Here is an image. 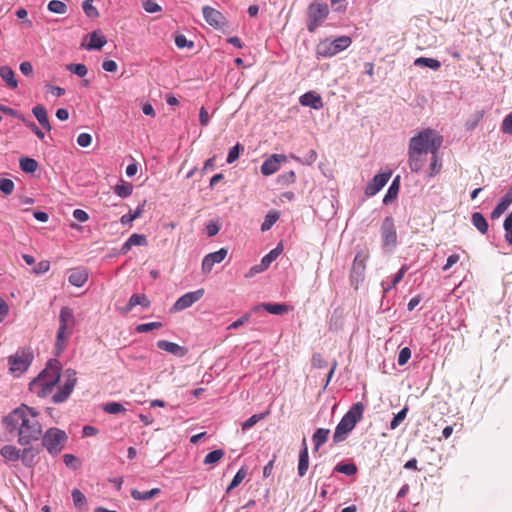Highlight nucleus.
Returning a JSON list of instances; mask_svg holds the SVG:
<instances>
[{"label": "nucleus", "instance_id": "nucleus-1", "mask_svg": "<svg viewBox=\"0 0 512 512\" xmlns=\"http://www.w3.org/2000/svg\"><path fill=\"white\" fill-rule=\"evenodd\" d=\"M39 416L37 409L21 404L3 417L2 423L9 433L17 435L20 446H28L42 437L43 427Z\"/></svg>", "mask_w": 512, "mask_h": 512}, {"label": "nucleus", "instance_id": "nucleus-2", "mask_svg": "<svg viewBox=\"0 0 512 512\" xmlns=\"http://www.w3.org/2000/svg\"><path fill=\"white\" fill-rule=\"evenodd\" d=\"M60 380V363L50 360L47 367L29 384V389L38 397H46L51 394L55 385Z\"/></svg>", "mask_w": 512, "mask_h": 512}, {"label": "nucleus", "instance_id": "nucleus-3", "mask_svg": "<svg viewBox=\"0 0 512 512\" xmlns=\"http://www.w3.org/2000/svg\"><path fill=\"white\" fill-rule=\"evenodd\" d=\"M76 320L73 310L64 306L59 313V327L56 333L55 354L59 356L67 347L69 338L72 336Z\"/></svg>", "mask_w": 512, "mask_h": 512}, {"label": "nucleus", "instance_id": "nucleus-4", "mask_svg": "<svg viewBox=\"0 0 512 512\" xmlns=\"http://www.w3.org/2000/svg\"><path fill=\"white\" fill-rule=\"evenodd\" d=\"M364 409V404L362 402H357L354 403L344 414L340 422L337 424L333 434V441L335 443L342 442L348 437L349 433L362 419Z\"/></svg>", "mask_w": 512, "mask_h": 512}, {"label": "nucleus", "instance_id": "nucleus-5", "mask_svg": "<svg viewBox=\"0 0 512 512\" xmlns=\"http://www.w3.org/2000/svg\"><path fill=\"white\" fill-rule=\"evenodd\" d=\"M443 142L442 136L432 129H424L413 136L409 141L408 150L425 154L438 152Z\"/></svg>", "mask_w": 512, "mask_h": 512}, {"label": "nucleus", "instance_id": "nucleus-6", "mask_svg": "<svg viewBox=\"0 0 512 512\" xmlns=\"http://www.w3.org/2000/svg\"><path fill=\"white\" fill-rule=\"evenodd\" d=\"M351 44V37L346 35L339 36L335 39L326 38L317 44L316 55L319 58H330L346 50Z\"/></svg>", "mask_w": 512, "mask_h": 512}, {"label": "nucleus", "instance_id": "nucleus-7", "mask_svg": "<svg viewBox=\"0 0 512 512\" xmlns=\"http://www.w3.org/2000/svg\"><path fill=\"white\" fill-rule=\"evenodd\" d=\"M42 446L51 455L59 454L65 446L67 441V435L63 430L59 428H49L44 434L42 433Z\"/></svg>", "mask_w": 512, "mask_h": 512}, {"label": "nucleus", "instance_id": "nucleus-8", "mask_svg": "<svg viewBox=\"0 0 512 512\" xmlns=\"http://www.w3.org/2000/svg\"><path fill=\"white\" fill-rule=\"evenodd\" d=\"M329 13L328 5L314 2L308 8L307 29L314 32L327 18Z\"/></svg>", "mask_w": 512, "mask_h": 512}, {"label": "nucleus", "instance_id": "nucleus-9", "mask_svg": "<svg viewBox=\"0 0 512 512\" xmlns=\"http://www.w3.org/2000/svg\"><path fill=\"white\" fill-rule=\"evenodd\" d=\"M63 377L65 378L64 384L60 386L59 390L52 396L54 403H62L67 400L76 385L77 378L75 370L67 369Z\"/></svg>", "mask_w": 512, "mask_h": 512}, {"label": "nucleus", "instance_id": "nucleus-10", "mask_svg": "<svg viewBox=\"0 0 512 512\" xmlns=\"http://www.w3.org/2000/svg\"><path fill=\"white\" fill-rule=\"evenodd\" d=\"M381 237L383 248L392 250L397 245V234L394 219L391 216L386 217L381 225Z\"/></svg>", "mask_w": 512, "mask_h": 512}, {"label": "nucleus", "instance_id": "nucleus-11", "mask_svg": "<svg viewBox=\"0 0 512 512\" xmlns=\"http://www.w3.org/2000/svg\"><path fill=\"white\" fill-rule=\"evenodd\" d=\"M204 292V289L200 288L195 291L185 293L173 304L171 312L176 313L191 307L203 297Z\"/></svg>", "mask_w": 512, "mask_h": 512}, {"label": "nucleus", "instance_id": "nucleus-12", "mask_svg": "<svg viewBox=\"0 0 512 512\" xmlns=\"http://www.w3.org/2000/svg\"><path fill=\"white\" fill-rule=\"evenodd\" d=\"M32 355L30 353L21 351L9 357L10 371L14 374H22L28 369L32 362Z\"/></svg>", "mask_w": 512, "mask_h": 512}, {"label": "nucleus", "instance_id": "nucleus-13", "mask_svg": "<svg viewBox=\"0 0 512 512\" xmlns=\"http://www.w3.org/2000/svg\"><path fill=\"white\" fill-rule=\"evenodd\" d=\"M228 254L226 248H221L218 251L207 254L202 260V272L208 274L212 271L215 264L221 263Z\"/></svg>", "mask_w": 512, "mask_h": 512}, {"label": "nucleus", "instance_id": "nucleus-14", "mask_svg": "<svg viewBox=\"0 0 512 512\" xmlns=\"http://www.w3.org/2000/svg\"><path fill=\"white\" fill-rule=\"evenodd\" d=\"M391 175V171L375 175L366 186L365 194L369 197L376 195L387 184Z\"/></svg>", "mask_w": 512, "mask_h": 512}, {"label": "nucleus", "instance_id": "nucleus-15", "mask_svg": "<svg viewBox=\"0 0 512 512\" xmlns=\"http://www.w3.org/2000/svg\"><path fill=\"white\" fill-rule=\"evenodd\" d=\"M286 160L287 157L283 154H272L262 163L261 173L265 176L274 174Z\"/></svg>", "mask_w": 512, "mask_h": 512}, {"label": "nucleus", "instance_id": "nucleus-16", "mask_svg": "<svg viewBox=\"0 0 512 512\" xmlns=\"http://www.w3.org/2000/svg\"><path fill=\"white\" fill-rule=\"evenodd\" d=\"M21 449V462L27 468H33L37 464V456L39 455L41 448L39 446H22Z\"/></svg>", "mask_w": 512, "mask_h": 512}, {"label": "nucleus", "instance_id": "nucleus-17", "mask_svg": "<svg viewBox=\"0 0 512 512\" xmlns=\"http://www.w3.org/2000/svg\"><path fill=\"white\" fill-rule=\"evenodd\" d=\"M202 12H203V17H204L205 21L210 26H212L214 28H220L224 25L225 18L220 11H218L210 6H204L202 8Z\"/></svg>", "mask_w": 512, "mask_h": 512}, {"label": "nucleus", "instance_id": "nucleus-18", "mask_svg": "<svg viewBox=\"0 0 512 512\" xmlns=\"http://www.w3.org/2000/svg\"><path fill=\"white\" fill-rule=\"evenodd\" d=\"M299 102L302 106L311 107L315 110H320L324 106L321 96L313 91H309L301 95Z\"/></svg>", "mask_w": 512, "mask_h": 512}, {"label": "nucleus", "instance_id": "nucleus-19", "mask_svg": "<svg viewBox=\"0 0 512 512\" xmlns=\"http://www.w3.org/2000/svg\"><path fill=\"white\" fill-rule=\"evenodd\" d=\"M408 156V162L411 171L419 172L425 166V163L427 161V154L418 151L408 150Z\"/></svg>", "mask_w": 512, "mask_h": 512}, {"label": "nucleus", "instance_id": "nucleus-20", "mask_svg": "<svg viewBox=\"0 0 512 512\" xmlns=\"http://www.w3.org/2000/svg\"><path fill=\"white\" fill-rule=\"evenodd\" d=\"M157 347L167 353H170L175 356L183 357L187 353V349L178 345L177 343L170 342L167 340H159L157 342Z\"/></svg>", "mask_w": 512, "mask_h": 512}, {"label": "nucleus", "instance_id": "nucleus-21", "mask_svg": "<svg viewBox=\"0 0 512 512\" xmlns=\"http://www.w3.org/2000/svg\"><path fill=\"white\" fill-rule=\"evenodd\" d=\"M262 309L273 315H281L288 311V306L279 303H262L254 306L251 310V313L258 312Z\"/></svg>", "mask_w": 512, "mask_h": 512}, {"label": "nucleus", "instance_id": "nucleus-22", "mask_svg": "<svg viewBox=\"0 0 512 512\" xmlns=\"http://www.w3.org/2000/svg\"><path fill=\"white\" fill-rule=\"evenodd\" d=\"M309 468V453H308V447L306 443V439L304 438L302 440V447L299 452V462H298V475L299 477H303Z\"/></svg>", "mask_w": 512, "mask_h": 512}, {"label": "nucleus", "instance_id": "nucleus-23", "mask_svg": "<svg viewBox=\"0 0 512 512\" xmlns=\"http://www.w3.org/2000/svg\"><path fill=\"white\" fill-rule=\"evenodd\" d=\"M21 449L12 444L1 447L0 455L8 462H17L21 458Z\"/></svg>", "mask_w": 512, "mask_h": 512}, {"label": "nucleus", "instance_id": "nucleus-24", "mask_svg": "<svg viewBox=\"0 0 512 512\" xmlns=\"http://www.w3.org/2000/svg\"><path fill=\"white\" fill-rule=\"evenodd\" d=\"M512 203V192L508 190L505 195L501 198L500 202L491 212L492 219H498Z\"/></svg>", "mask_w": 512, "mask_h": 512}, {"label": "nucleus", "instance_id": "nucleus-25", "mask_svg": "<svg viewBox=\"0 0 512 512\" xmlns=\"http://www.w3.org/2000/svg\"><path fill=\"white\" fill-rule=\"evenodd\" d=\"M107 43L106 37L100 31H93L89 34V43L86 45V49L100 50Z\"/></svg>", "mask_w": 512, "mask_h": 512}, {"label": "nucleus", "instance_id": "nucleus-26", "mask_svg": "<svg viewBox=\"0 0 512 512\" xmlns=\"http://www.w3.org/2000/svg\"><path fill=\"white\" fill-rule=\"evenodd\" d=\"M137 305L147 308L150 306V301L144 294H133L122 312L129 313Z\"/></svg>", "mask_w": 512, "mask_h": 512}, {"label": "nucleus", "instance_id": "nucleus-27", "mask_svg": "<svg viewBox=\"0 0 512 512\" xmlns=\"http://www.w3.org/2000/svg\"><path fill=\"white\" fill-rule=\"evenodd\" d=\"M407 270H408V267L406 265H403L400 268V270L391 278V280L382 281L381 286H382L383 292L387 293L390 290H392L403 279Z\"/></svg>", "mask_w": 512, "mask_h": 512}, {"label": "nucleus", "instance_id": "nucleus-28", "mask_svg": "<svg viewBox=\"0 0 512 512\" xmlns=\"http://www.w3.org/2000/svg\"><path fill=\"white\" fill-rule=\"evenodd\" d=\"M0 77L9 88L16 89L18 87L15 73L9 66L5 65L0 67Z\"/></svg>", "mask_w": 512, "mask_h": 512}, {"label": "nucleus", "instance_id": "nucleus-29", "mask_svg": "<svg viewBox=\"0 0 512 512\" xmlns=\"http://www.w3.org/2000/svg\"><path fill=\"white\" fill-rule=\"evenodd\" d=\"M32 113L44 129L48 131L52 129L48 120L47 111L44 108V106L36 105L35 107H33Z\"/></svg>", "mask_w": 512, "mask_h": 512}, {"label": "nucleus", "instance_id": "nucleus-30", "mask_svg": "<svg viewBox=\"0 0 512 512\" xmlns=\"http://www.w3.org/2000/svg\"><path fill=\"white\" fill-rule=\"evenodd\" d=\"M68 280L71 285L81 287L88 280V273L85 269L74 270L69 275Z\"/></svg>", "mask_w": 512, "mask_h": 512}, {"label": "nucleus", "instance_id": "nucleus-31", "mask_svg": "<svg viewBox=\"0 0 512 512\" xmlns=\"http://www.w3.org/2000/svg\"><path fill=\"white\" fill-rule=\"evenodd\" d=\"M161 490L159 488H153L149 491H139L136 489H133L131 491V496L135 500L139 501H146L154 498L155 496L159 495Z\"/></svg>", "mask_w": 512, "mask_h": 512}, {"label": "nucleus", "instance_id": "nucleus-32", "mask_svg": "<svg viewBox=\"0 0 512 512\" xmlns=\"http://www.w3.org/2000/svg\"><path fill=\"white\" fill-rule=\"evenodd\" d=\"M330 430L324 428H318L313 436L312 441L315 445V450H318L328 439Z\"/></svg>", "mask_w": 512, "mask_h": 512}, {"label": "nucleus", "instance_id": "nucleus-33", "mask_svg": "<svg viewBox=\"0 0 512 512\" xmlns=\"http://www.w3.org/2000/svg\"><path fill=\"white\" fill-rule=\"evenodd\" d=\"M414 65L417 67H427L432 70H438L441 67V62L435 58L419 57L415 59Z\"/></svg>", "mask_w": 512, "mask_h": 512}, {"label": "nucleus", "instance_id": "nucleus-34", "mask_svg": "<svg viewBox=\"0 0 512 512\" xmlns=\"http://www.w3.org/2000/svg\"><path fill=\"white\" fill-rule=\"evenodd\" d=\"M472 224L475 226V228L482 234L487 233L488 231V223L485 217L479 213L475 212L472 214L471 217Z\"/></svg>", "mask_w": 512, "mask_h": 512}, {"label": "nucleus", "instance_id": "nucleus-35", "mask_svg": "<svg viewBox=\"0 0 512 512\" xmlns=\"http://www.w3.org/2000/svg\"><path fill=\"white\" fill-rule=\"evenodd\" d=\"M399 192V176H397L391 183L390 187L388 188L384 198L383 203L389 204L392 200H394Z\"/></svg>", "mask_w": 512, "mask_h": 512}, {"label": "nucleus", "instance_id": "nucleus-36", "mask_svg": "<svg viewBox=\"0 0 512 512\" xmlns=\"http://www.w3.org/2000/svg\"><path fill=\"white\" fill-rule=\"evenodd\" d=\"M144 206H145V201L142 204L138 205V207L136 208V210L133 213L130 212V213L123 215L120 219L121 224L129 225L135 219L139 218L144 211Z\"/></svg>", "mask_w": 512, "mask_h": 512}, {"label": "nucleus", "instance_id": "nucleus-37", "mask_svg": "<svg viewBox=\"0 0 512 512\" xmlns=\"http://www.w3.org/2000/svg\"><path fill=\"white\" fill-rule=\"evenodd\" d=\"M21 170L25 173H34L38 168V162L29 157H23L19 161Z\"/></svg>", "mask_w": 512, "mask_h": 512}, {"label": "nucleus", "instance_id": "nucleus-38", "mask_svg": "<svg viewBox=\"0 0 512 512\" xmlns=\"http://www.w3.org/2000/svg\"><path fill=\"white\" fill-rule=\"evenodd\" d=\"M225 455L224 450L222 449H216L214 451L209 452L205 458L203 463L205 465H214L217 462H219Z\"/></svg>", "mask_w": 512, "mask_h": 512}, {"label": "nucleus", "instance_id": "nucleus-39", "mask_svg": "<svg viewBox=\"0 0 512 512\" xmlns=\"http://www.w3.org/2000/svg\"><path fill=\"white\" fill-rule=\"evenodd\" d=\"M442 168L441 159L438 156V152L432 153L430 158V172L429 176L434 177L437 175Z\"/></svg>", "mask_w": 512, "mask_h": 512}, {"label": "nucleus", "instance_id": "nucleus-40", "mask_svg": "<svg viewBox=\"0 0 512 512\" xmlns=\"http://www.w3.org/2000/svg\"><path fill=\"white\" fill-rule=\"evenodd\" d=\"M47 9L55 14H65L68 8L67 5L60 0H51L47 5Z\"/></svg>", "mask_w": 512, "mask_h": 512}, {"label": "nucleus", "instance_id": "nucleus-41", "mask_svg": "<svg viewBox=\"0 0 512 512\" xmlns=\"http://www.w3.org/2000/svg\"><path fill=\"white\" fill-rule=\"evenodd\" d=\"M334 471L348 476H352L356 474L357 467L353 463H340L335 466Z\"/></svg>", "mask_w": 512, "mask_h": 512}, {"label": "nucleus", "instance_id": "nucleus-42", "mask_svg": "<svg viewBox=\"0 0 512 512\" xmlns=\"http://www.w3.org/2000/svg\"><path fill=\"white\" fill-rule=\"evenodd\" d=\"M246 475H247L246 469L245 468H240L237 471V473L235 474V476L233 477V479H232L231 483L229 484V486L227 487L226 492L229 493L231 490H233L234 488L239 486L240 483L246 477Z\"/></svg>", "mask_w": 512, "mask_h": 512}, {"label": "nucleus", "instance_id": "nucleus-43", "mask_svg": "<svg viewBox=\"0 0 512 512\" xmlns=\"http://www.w3.org/2000/svg\"><path fill=\"white\" fill-rule=\"evenodd\" d=\"M281 251H282V248H280L279 246L272 249L268 254H266L262 258V260H261L262 266L268 268L271 265V263L278 258V256L281 254Z\"/></svg>", "mask_w": 512, "mask_h": 512}, {"label": "nucleus", "instance_id": "nucleus-44", "mask_svg": "<svg viewBox=\"0 0 512 512\" xmlns=\"http://www.w3.org/2000/svg\"><path fill=\"white\" fill-rule=\"evenodd\" d=\"M102 409L108 414H119L126 411V408L119 402H108L103 405Z\"/></svg>", "mask_w": 512, "mask_h": 512}, {"label": "nucleus", "instance_id": "nucleus-45", "mask_svg": "<svg viewBox=\"0 0 512 512\" xmlns=\"http://www.w3.org/2000/svg\"><path fill=\"white\" fill-rule=\"evenodd\" d=\"M133 186L130 183H121L115 186L114 192L121 198H127L132 194Z\"/></svg>", "mask_w": 512, "mask_h": 512}, {"label": "nucleus", "instance_id": "nucleus-46", "mask_svg": "<svg viewBox=\"0 0 512 512\" xmlns=\"http://www.w3.org/2000/svg\"><path fill=\"white\" fill-rule=\"evenodd\" d=\"M265 417V414H254L250 418H248L246 421H244L241 425L242 431L246 432L250 428H252L254 425H256L260 420H262Z\"/></svg>", "mask_w": 512, "mask_h": 512}, {"label": "nucleus", "instance_id": "nucleus-47", "mask_svg": "<svg viewBox=\"0 0 512 512\" xmlns=\"http://www.w3.org/2000/svg\"><path fill=\"white\" fill-rule=\"evenodd\" d=\"M82 9L89 18H96L99 15L98 10L93 5V0H85L82 3Z\"/></svg>", "mask_w": 512, "mask_h": 512}, {"label": "nucleus", "instance_id": "nucleus-48", "mask_svg": "<svg viewBox=\"0 0 512 512\" xmlns=\"http://www.w3.org/2000/svg\"><path fill=\"white\" fill-rule=\"evenodd\" d=\"M66 69L79 77H85L88 73V69L84 64H69Z\"/></svg>", "mask_w": 512, "mask_h": 512}, {"label": "nucleus", "instance_id": "nucleus-49", "mask_svg": "<svg viewBox=\"0 0 512 512\" xmlns=\"http://www.w3.org/2000/svg\"><path fill=\"white\" fill-rule=\"evenodd\" d=\"M407 412H408V407L405 406L403 409H401L395 416L394 418L392 419V421L390 422V428L392 430L396 429L400 423L405 419L406 415H407Z\"/></svg>", "mask_w": 512, "mask_h": 512}, {"label": "nucleus", "instance_id": "nucleus-50", "mask_svg": "<svg viewBox=\"0 0 512 512\" xmlns=\"http://www.w3.org/2000/svg\"><path fill=\"white\" fill-rule=\"evenodd\" d=\"M71 495L76 507L81 508L85 505L86 497L79 489H73Z\"/></svg>", "mask_w": 512, "mask_h": 512}, {"label": "nucleus", "instance_id": "nucleus-51", "mask_svg": "<svg viewBox=\"0 0 512 512\" xmlns=\"http://www.w3.org/2000/svg\"><path fill=\"white\" fill-rule=\"evenodd\" d=\"M243 150H244L243 146L240 145L239 143H237L235 146H233L228 152L227 163L231 164V163L235 162L239 158L240 151H243Z\"/></svg>", "mask_w": 512, "mask_h": 512}, {"label": "nucleus", "instance_id": "nucleus-52", "mask_svg": "<svg viewBox=\"0 0 512 512\" xmlns=\"http://www.w3.org/2000/svg\"><path fill=\"white\" fill-rule=\"evenodd\" d=\"M296 175L295 172L290 170L278 176L277 182L281 185H288L295 181Z\"/></svg>", "mask_w": 512, "mask_h": 512}, {"label": "nucleus", "instance_id": "nucleus-53", "mask_svg": "<svg viewBox=\"0 0 512 512\" xmlns=\"http://www.w3.org/2000/svg\"><path fill=\"white\" fill-rule=\"evenodd\" d=\"M162 327L161 322H150V323H143L136 326V331L138 333H146L154 329H158Z\"/></svg>", "mask_w": 512, "mask_h": 512}, {"label": "nucleus", "instance_id": "nucleus-54", "mask_svg": "<svg viewBox=\"0 0 512 512\" xmlns=\"http://www.w3.org/2000/svg\"><path fill=\"white\" fill-rule=\"evenodd\" d=\"M277 220H278V214H276V213L267 214L262 225H261V230L262 231L269 230L275 224V222Z\"/></svg>", "mask_w": 512, "mask_h": 512}, {"label": "nucleus", "instance_id": "nucleus-55", "mask_svg": "<svg viewBox=\"0 0 512 512\" xmlns=\"http://www.w3.org/2000/svg\"><path fill=\"white\" fill-rule=\"evenodd\" d=\"M14 182L11 179H1L0 180V190L5 195H10L14 191Z\"/></svg>", "mask_w": 512, "mask_h": 512}, {"label": "nucleus", "instance_id": "nucleus-56", "mask_svg": "<svg viewBox=\"0 0 512 512\" xmlns=\"http://www.w3.org/2000/svg\"><path fill=\"white\" fill-rule=\"evenodd\" d=\"M129 244L133 246H143L147 244L145 235L134 233L128 238Z\"/></svg>", "mask_w": 512, "mask_h": 512}, {"label": "nucleus", "instance_id": "nucleus-57", "mask_svg": "<svg viewBox=\"0 0 512 512\" xmlns=\"http://www.w3.org/2000/svg\"><path fill=\"white\" fill-rule=\"evenodd\" d=\"M501 130L504 134L512 135V112L504 117L501 124Z\"/></svg>", "mask_w": 512, "mask_h": 512}, {"label": "nucleus", "instance_id": "nucleus-58", "mask_svg": "<svg viewBox=\"0 0 512 512\" xmlns=\"http://www.w3.org/2000/svg\"><path fill=\"white\" fill-rule=\"evenodd\" d=\"M143 8L147 13H157L162 11V7L154 0H146L143 2Z\"/></svg>", "mask_w": 512, "mask_h": 512}, {"label": "nucleus", "instance_id": "nucleus-59", "mask_svg": "<svg viewBox=\"0 0 512 512\" xmlns=\"http://www.w3.org/2000/svg\"><path fill=\"white\" fill-rule=\"evenodd\" d=\"M251 318V313H246L244 314L243 316H241L238 320L232 322L228 327L227 329L228 330H235V329H238L239 327L243 326L244 324H246Z\"/></svg>", "mask_w": 512, "mask_h": 512}, {"label": "nucleus", "instance_id": "nucleus-60", "mask_svg": "<svg viewBox=\"0 0 512 512\" xmlns=\"http://www.w3.org/2000/svg\"><path fill=\"white\" fill-rule=\"evenodd\" d=\"M410 357H411L410 348H408V347L402 348L398 354V360H397L398 364L400 366L405 365L408 362V360L410 359Z\"/></svg>", "mask_w": 512, "mask_h": 512}, {"label": "nucleus", "instance_id": "nucleus-61", "mask_svg": "<svg viewBox=\"0 0 512 512\" xmlns=\"http://www.w3.org/2000/svg\"><path fill=\"white\" fill-rule=\"evenodd\" d=\"M312 366L315 368H325L327 366V361L324 359V357L320 353H315L312 356Z\"/></svg>", "mask_w": 512, "mask_h": 512}, {"label": "nucleus", "instance_id": "nucleus-62", "mask_svg": "<svg viewBox=\"0 0 512 512\" xmlns=\"http://www.w3.org/2000/svg\"><path fill=\"white\" fill-rule=\"evenodd\" d=\"M175 44L180 49L186 48V47L191 48L194 45L193 42L188 40L184 35L176 36Z\"/></svg>", "mask_w": 512, "mask_h": 512}, {"label": "nucleus", "instance_id": "nucleus-63", "mask_svg": "<svg viewBox=\"0 0 512 512\" xmlns=\"http://www.w3.org/2000/svg\"><path fill=\"white\" fill-rule=\"evenodd\" d=\"M49 269H50L49 261L43 260V261H40L39 263H37L32 271L35 274H43V273H46Z\"/></svg>", "mask_w": 512, "mask_h": 512}, {"label": "nucleus", "instance_id": "nucleus-64", "mask_svg": "<svg viewBox=\"0 0 512 512\" xmlns=\"http://www.w3.org/2000/svg\"><path fill=\"white\" fill-rule=\"evenodd\" d=\"M92 142V136L88 133H81L77 137V144L81 147H88Z\"/></svg>", "mask_w": 512, "mask_h": 512}]
</instances>
